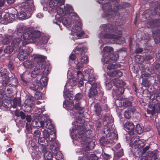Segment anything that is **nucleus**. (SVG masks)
Returning <instances> with one entry per match:
<instances>
[{"label":"nucleus","instance_id":"nucleus-54","mask_svg":"<svg viewBox=\"0 0 160 160\" xmlns=\"http://www.w3.org/2000/svg\"><path fill=\"white\" fill-rule=\"evenodd\" d=\"M23 50L26 53H27L28 55H28L32 52V49L30 47H27L25 48Z\"/></svg>","mask_w":160,"mask_h":160},{"label":"nucleus","instance_id":"nucleus-39","mask_svg":"<svg viewBox=\"0 0 160 160\" xmlns=\"http://www.w3.org/2000/svg\"><path fill=\"white\" fill-rule=\"evenodd\" d=\"M45 67L42 69H40V71H42V74L44 75H48L49 72L50 68L48 66H47L44 68Z\"/></svg>","mask_w":160,"mask_h":160},{"label":"nucleus","instance_id":"nucleus-47","mask_svg":"<svg viewBox=\"0 0 160 160\" xmlns=\"http://www.w3.org/2000/svg\"><path fill=\"white\" fill-rule=\"evenodd\" d=\"M94 110L96 112L98 116L101 111V108L100 105L98 104H96L94 106Z\"/></svg>","mask_w":160,"mask_h":160},{"label":"nucleus","instance_id":"nucleus-19","mask_svg":"<svg viewBox=\"0 0 160 160\" xmlns=\"http://www.w3.org/2000/svg\"><path fill=\"white\" fill-rule=\"evenodd\" d=\"M88 58L87 56H80L79 57L77 58V61L75 62L76 68L78 69L82 68L88 63Z\"/></svg>","mask_w":160,"mask_h":160},{"label":"nucleus","instance_id":"nucleus-56","mask_svg":"<svg viewBox=\"0 0 160 160\" xmlns=\"http://www.w3.org/2000/svg\"><path fill=\"white\" fill-rule=\"evenodd\" d=\"M42 93L40 91H37L35 95V98L36 99H41L42 98Z\"/></svg>","mask_w":160,"mask_h":160},{"label":"nucleus","instance_id":"nucleus-55","mask_svg":"<svg viewBox=\"0 0 160 160\" xmlns=\"http://www.w3.org/2000/svg\"><path fill=\"white\" fill-rule=\"evenodd\" d=\"M44 108H38L35 110V113L37 114V116L40 115V114L45 111Z\"/></svg>","mask_w":160,"mask_h":160},{"label":"nucleus","instance_id":"nucleus-63","mask_svg":"<svg viewBox=\"0 0 160 160\" xmlns=\"http://www.w3.org/2000/svg\"><path fill=\"white\" fill-rule=\"evenodd\" d=\"M36 17L39 19H42L44 15L42 13L39 12L36 15Z\"/></svg>","mask_w":160,"mask_h":160},{"label":"nucleus","instance_id":"nucleus-12","mask_svg":"<svg viewBox=\"0 0 160 160\" xmlns=\"http://www.w3.org/2000/svg\"><path fill=\"white\" fill-rule=\"evenodd\" d=\"M103 133L106 137H102L100 140L101 144L103 146L106 145L109 146L113 145L117 141L118 136L115 133H111L110 131V128L107 126H105Z\"/></svg>","mask_w":160,"mask_h":160},{"label":"nucleus","instance_id":"nucleus-25","mask_svg":"<svg viewBox=\"0 0 160 160\" xmlns=\"http://www.w3.org/2000/svg\"><path fill=\"white\" fill-rule=\"evenodd\" d=\"M125 130L128 132L130 135H132L134 133V125L132 122H127L124 124Z\"/></svg>","mask_w":160,"mask_h":160},{"label":"nucleus","instance_id":"nucleus-40","mask_svg":"<svg viewBox=\"0 0 160 160\" xmlns=\"http://www.w3.org/2000/svg\"><path fill=\"white\" fill-rule=\"evenodd\" d=\"M143 128L142 125L137 124L136 127V132L137 133L139 134L142 133L143 131Z\"/></svg>","mask_w":160,"mask_h":160},{"label":"nucleus","instance_id":"nucleus-30","mask_svg":"<svg viewBox=\"0 0 160 160\" xmlns=\"http://www.w3.org/2000/svg\"><path fill=\"white\" fill-rule=\"evenodd\" d=\"M79 46L77 47L75 49L74 51V52L77 55H81L83 52H85L86 49V48L82 46L81 44H79Z\"/></svg>","mask_w":160,"mask_h":160},{"label":"nucleus","instance_id":"nucleus-23","mask_svg":"<svg viewBox=\"0 0 160 160\" xmlns=\"http://www.w3.org/2000/svg\"><path fill=\"white\" fill-rule=\"evenodd\" d=\"M83 97V95L81 93H78L76 94L74 99V102H75V108L79 111H82L83 108L81 106L80 102L79 101L82 99Z\"/></svg>","mask_w":160,"mask_h":160},{"label":"nucleus","instance_id":"nucleus-35","mask_svg":"<svg viewBox=\"0 0 160 160\" xmlns=\"http://www.w3.org/2000/svg\"><path fill=\"white\" fill-rule=\"evenodd\" d=\"M37 68L35 66V68H34V70L30 73V75L32 78H35L38 75H42V71H40V69H42Z\"/></svg>","mask_w":160,"mask_h":160},{"label":"nucleus","instance_id":"nucleus-16","mask_svg":"<svg viewBox=\"0 0 160 160\" xmlns=\"http://www.w3.org/2000/svg\"><path fill=\"white\" fill-rule=\"evenodd\" d=\"M60 145L58 141H55L54 144H52L49 146V148L52 153L54 151V155L55 156V159L56 160H62L63 155L61 152L58 151Z\"/></svg>","mask_w":160,"mask_h":160},{"label":"nucleus","instance_id":"nucleus-60","mask_svg":"<svg viewBox=\"0 0 160 160\" xmlns=\"http://www.w3.org/2000/svg\"><path fill=\"white\" fill-rule=\"evenodd\" d=\"M78 56H76L74 54L71 53L69 57V60L73 61Z\"/></svg>","mask_w":160,"mask_h":160},{"label":"nucleus","instance_id":"nucleus-43","mask_svg":"<svg viewBox=\"0 0 160 160\" xmlns=\"http://www.w3.org/2000/svg\"><path fill=\"white\" fill-rule=\"evenodd\" d=\"M157 151L155 150L149 153V156L151 157V160H155L156 158H157Z\"/></svg>","mask_w":160,"mask_h":160},{"label":"nucleus","instance_id":"nucleus-28","mask_svg":"<svg viewBox=\"0 0 160 160\" xmlns=\"http://www.w3.org/2000/svg\"><path fill=\"white\" fill-rule=\"evenodd\" d=\"M26 30V27L24 25H22L20 26L18 28L17 32L18 33L20 34H18V35H17L19 37H21V36L23 35V34L24 33H27L28 32H29L30 31H34L35 30Z\"/></svg>","mask_w":160,"mask_h":160},{"label":"nucleus","instance_id":"nucleus-59","mask_svg":"<svg viewBox=\"0 0 160 160\" xmlns=\"http://www.w3.org/2000/svg\"><path fill=\"white\" fill-rule=\"evenodd\" d=\"M8 68L10 70H13L14 68V66L12 63L10 61L8 64Z\"/></svg>","mask_w":160,"mask_h":160},{"label":"nucleus","instance_id":"nucleus-50","mask_svg":"<svg viewBox=\"0 0 160 160\" xmlns=\"http://www.w3.org/2000/svg\"><path fill=\"white\" fill-rule=\"evenodd\" d=\"M15 114L16 116L18 117L20 116L21 118L22 119H25V114L22 111L19 112L18 111H16L15 113Z\"/></svg>","mask_w":160,"mask_h":160},{"label":"nucleus","instance_id":"nucleus-20","mask_svg":"<svg viewBox=\"0 0 160 160\" xmlns=\"http://www.w3.org/2000/svg\"><path fill=\"white\" fill-rule=\"evenodd\" d=\"M42 133L43 137L45 138V140L47 142H48L50 146L52 144H54V142H53L56 138V134L55 132H51L49 134L48 131L45 129L42 131Z\"/></svg>","mask_w":160,"mask_h":160},{"label":"nucleus","instance_id":"nucleus-2","mask_svg":"<svg viewBox=\"0 0 160 160\" xmlns=\"http://www.w3.org/2000/svg\"><path fill=\"white\" fill-rule=\"evenodd\" d=\"M100 32L98 35V37L101 39L99 40V43L102 45L100 49L102 47L104 44L108 43L105 39H109L112 40L111 43L121 44L125 42L124 39L118 35L122 34V31L120 29L113 28L110 24H102L100 27Z\"/></svg>","mask_w":160,"mask_h":160},{"label":"nucleus","instance_id":"nucleus-24","mask_svg":"<svg viewBox=\"0 0 160 160\" xmlns=\"http://www.w3.org/2000/svg\"><path fill=\"white\" fill-rule=\"evenodd\" d=\"M9 78L8 73L5 71L3 74H1L0 78V83H1L3 86L5 87L7 85L9 86Z\"/></svg>","mask_w":160,"mask_h":160},{"label":"nucleus","instance_id":"nucleus-22","mask_svg":"<svg viewBox=\"0 0 160 160\" xmlns=\"http://www.w3.org/2000/svg\"><path fill=\"white\" fill-rule=\"evenodd\" d=\"M132 144L135 148H140L145 146V141L143 139H140L138 137L136 136L132 141Z\"/></svg>","mask_w":160,"mask_h":160},{"label":"nucleus","instance_id":"nucleus-38","mask_svg":"<svg viewBox=\"0 0 160 160\" xmlns=\"http://www.w3.org/2000/svg\"><path fill=\"white\" fill-rule=\"evenodd\" d=\"M48 79L46 77H42L40 81V83L42 87H45L47 85Z\"/></svg>","mask_w":160,"mask_h":160},{"label":"nucleus","instance_id":"nucleus-18","mask_svg":"<svg viewBox=\"0 0 160 160\" xmlns=\"http://www.w3.org/2000/svg\"><path fill=\"white\" fill-rule=\"evenodd\" d=\"M22 76V74L20 75L22 81L25 82L27 85H28L30 88L34 91H40L42 89V87L38 81L36 80L32 81V82H28L24 80Z\"/></svg>","mask_w":160,"mask_h":160},{"label":"nucleus","instance_id":"nucleus-44","mask_svg":"<svg viewBox=\"0 0 160 160\" xmlns=\"http://www.w3.org/2000/svg\"><path fill=\"white\" fill-rule=\"evenodd\" d=\"M157 20H152L148 22V27H152L157 26L156 23Z\"/></svg>","mask_w":160,"mask_h":160},{"label":"nucleus","instance_id":"nucleus-53","mask_svg":"<svg viewBox=\"0 0 160 160\" xmlns=\"http://www.w3.org/2000/svg\"><path fill=\"white\" fill-rule=\"evenodd\" d=\"M26 132L27 133H30L32 132L31 125L30 124H28V123H26Z\"/></svg>","mask_w":160,"mask_h":160},{"label":"nucleus","instance_id":"nucleus-48","mask_svg":"<svg viewBox=\"0 0 160 160\" xmlns=\"http://www.w3.org/2000/svg\"><path fill=\"white\" fill-rule=\"evenodd\" d=\"M123 154V150L121 149L119 152H117L116 154H114V159H117L122 156Z\"/></svg>","mask_w":160,"mask_h":160},{"label":"nucleus","instance_id":"nucleus-7","mask_svg":"<svg viewBox=\"0 0 160 160\" xmlns=\"http://www.w3.org/2000/svg\"><path fill=\"white\" fill-rule=\"evenodd\" d=\"M113 48L111 47L106 46L103 48L102 52L103 53L102 59L103 64H108L107 69H113L116 67L115 62L118 60L119 56L118 54H112Z\"/></svg>","mask_w":160,"mask_h":160},{"label":"nucleus","instance_id":"nucleus-62","mask_svg":"<svg viewBox=\"0 0 160 160\" xmlns=\"http://www.w3.org/2000/svg\"><path fill=\"white\" fill-rule=\"evenodd\" d=\"M25 118H26V120L28 123H30L31 122L32 120V118L31 115H29L26 116L25 115Z\"/></svg>","mask_w":160,"mask_h":160},{"label":"nucleus","instance_id":"nucleus-8","mask_svg":"<svg viewBox=\"0 0 160 160\" xmlns=\"http://www.w3.org/2000/svg\"><path fill=\"white\" fill-rule=\"evenodd\" d=\"M68 78V80L65 86L64 91L69 92L71 91L70 90L72 87L77 84H78L79 86H82L83 84V79L85 80V75L82 74L81 71H78L77 73V78L73 77V72L72 73L71 69H69L67 73Z\"/></svg>","mask_w":160,"mask_h":160},{"label":"nucleus","instance_id":"nucleus-58","mask_svg":"<svg viewBox=\"0 0 160 160\" xmlns=\"http://www.w3.org/2000/svg\"><path fill=\"white\" fill-rule=\"evenodd\" d=\"M158 2L159 3V5L158 7L155 8L154 12L155 13L158 15H160V2Z\"/></svg>","mask_w":160,"mask_h":160},{"label":"nucleus","instance_id":"nucleus-34","mask_svg":"<svg viewBox=\"0 0 160 160\" xmlns=\"http://www.w3.org/2000/svg\"><path fill=\"white\" fill-rule=\"evenodd\" d=\"M11 106L15 108L17 106H20L21 104V101L19 98H14L13 100H12L11 102Z\"/></svg>","mask_w":160,"mask_h":160},{"label":"nucleus","instance_id":"nucleus-15","mask_svg":"<svg viewBox=\"0 0 160 160\" xmlns=\"http://www.w3.org/2000/svg\"><path fill=\"white\" fill-rule=\"evenodd\" d=\"M59 17L58 15H56L54 19L53 20L52 22L54 24H55L59 26L60 29L62 30L61 27L60 26L61 21H62V24L64 26H68L71 23V20L70 19L69 15L65 16L64 15H60Z\"/></svg>","mask_w":160,"mask_h":160},{"label":"nucleus","instance_id":"nucleus-49","mask_svg":"<svg viewBox=\"0 0 160 160\" xmlns=\"http://www.w3.org/2000/svg\"><path fill=\"white\" fill-rule=\"evenodd\" d=\"M153 110L155 111V113L156 112L157 113L159 112L160 111V103L157 102L154 104V109Z\"/></svg>","mask_w":160,"mask_h":160},{"label":"nucleus","instance_id":"nucleus-26","mask_svg":"<svg viewBox=\"0 0 160 160\" xmlns=\"http://www.w3.org/2000/svg\"><path fill=\"white\" fill-rule=\"evenodd\" d=\"M15 19V17L14 14L7 13L4 16L3 22L4 24H6L12 22Z\"/></svg>","mask_w":160,"mask_h":160},{"label":"nucleus","instance_id":"nucleus-41","mask_svg":"<svg viewBox=\"0 0 160 160\" xmlns=\"http://www.w3.org/2000/svg\"><path fill=\"white\" fill-rule=\"evenodd\" d=\"M120 103H123V105L125 107H130L132 106V103L128 100H121Z\"/></svg>","mask_w":160,"mask_h":160},{"label":"nucleus","instance_id":"nucleus-10","mask_svg":"<svg viewBox=\"0 0 160 160\" xmlns=\"http://www.w3.org/2000/svg\"><path fill=\"white\" fill-rule=\"evenodd\" d=\"M32 34L29 33V32L25 33L21 37L17 36L16 38L12 40L11 43L12 47L14 48V52H18L22 46H25L28 43H31L34 41V39H31Z\"/></svg>","mask_w":160,"mask_h":160},{"label":"nucleus","instance_id":"nucleus-6","mask_svg":"<svg viewBox=\"0 0 160 160\" xmlns=\"http://www.w3.org/2000/svg\"><path fill=\"white\" fill-rule=\"evenodd\" d=\"M20 2L15 6L17 18L20 20L30 18L35 10V6L31 0H19Z\"/></svg>","mask_w":160,"mask_h":160},{"label":"nucleus","instance_id":"nucleus-21","mask_svg":"<svg viewBox=\"0 0 160 160\" xmlns=\"http://www.w3.org/2000/svg\"><path fill=\"white\" fill-rule=\"evenodd\" d=\"M24 103L25 107L28 108L25 110L26 112H28L31 110V108L33 105V98L30 95H27L25 97Z\"/></svg>","mask_w":160,"mask_h":160},{"label":"nucleus","instance_id":"nucleus-27","mask_svg":"<svg viewBox=\"0 0 160 160\" xmlns=\"http://www.w3.org/2000/svg\"><path fill=\"white\" fill-rule=\"evenodd\" d=\"M42 152L44 153V160H52V153L50 151H47L46 148L44 147H42L41 148Z\"/></svg>","mask_w":160,"mask_h":160},{"label":"nucleus","instance_id":"nucleus-52","mask_svg":"<svg viewBox=\"0 0 160 160\" xmlns=\"http://www.w3.org/2000/svg\"><path fill=\"white\" fill-rule=\"evenodd\" d=\"M151 11L150 10H146L145 11H144L143 14L142 15L144 16V17H145V18H146L147 19H149V17H151V15L150 16V13L151 14Z\"/></svg>","mask_w":160,"mask_h":160},{"label":"nucleus","instance_id":"nucleus-3","mask_svg":"<svg viewBox=\"0 0 160 160\" xmlns=\"http://www.w3.org/2000/svg\"><path fill=\"white\" fill-rule=\"evenodd\" d=\"M65 2V0H50L48 4L46 1L42 0L41 1L44 11H48L50 13L56 11L58 15H64L65 16H67L73 10V9L71 5L67 4L64 5V8L61 7Z\"/></svg>","mask_w":160,"mask_h":160},{"label":"nucleus","instance_id":"nucleus-32","mask_svg":"<svg viewBox=\"0 0 160 160\" xmlns=\"http://www.w3.org/2000/svg\"><path fill=\"white\" fill-rule=\"evenodd\" d=\"M136 59L137 58L138 59V61H137V62L141 64L143 62L144 59L147 60H150L152 58V57L150 55H146L145 58H144L142 56L138 55L137 57H136Z\"/></svg>","mask_w":160,"mask_h":160},{"label":"nucleus","instance_id":"nucleus-42","mask_svg":"<svg viewBox=\"0 0 160 160\" xmlns=\"http://www.w3.org/2000/svg\"><path fill=\"white\" fill-rule=\"evenodd\" d=\"M13 51L14 52V48L11 46H9L7 47L5 50L4 52L7 54L11 53Z\"/></svg>","mask_w":160,"mask_h":160},{"label":"nucleus","instance_id":"nucleus-64","mask_svg":"<svg viewBox=\"0 0 160 160\" xmlns=\"http://www.w3.org/2000/svg\"><path fill=\"white\" fill-rule=\"evenodd\" d=\"M104 158L106 160H108L111 158V156L107 154H105L103 155Z\"/></svg>","mask_w":160,"mask_h":160},{"label":"nucleus","instance_id":"nucleus-29","mask_svg":"<svg viewBox=\"0 0 160 160\" xmlns=\"http://www.w3.org/2000/svg\"><path fill=\"white\" fill-rule=\"evenodd\" d=\"M23 65L26 68H33L35 64L33 62V60L31 58H30L29 60H27L23 63Z\"/></svg>","mask_w":160,"mask_h":160},{"label":"nucleus","instance_id":"nucleus-9","mask_svg":"<svg viewBox=\"0 0 160 160\" xmlns=\"http://www.w3.org/2000/svg\"><path fill=\"white\" fill-rule=\"evenodd\" d=\"M93 70L89 69L85 70V80L88 82L86 83V86L87 87L88 84L90 85L88 96L90 98H94L98 96V93L96 88L97 87V84L95 83V77L93 74Z\"/></svg>","mask_w":160,"mask_h":160},{"label":"nucleus","instance_id":"nucleus-17","mask_svg":"<svg viewBox=\"0 0 160 160\" xmlns=\"http://www.w3.org/2000/svg\"><path fill=\"white\" fill-rule=\"evenodd\" d=\"M31 58L36 62L35 66L37 68L42 69L45 67V60L46 57L42 55L38 54L33 55Z\"/></svg>","mask_w":160,"mask_h":160},{"label":"nucleus","instance_id":"nucleus-61","mask_svg":"<svg viewBox=\"0 0 160 160\" xmlns=\"http://www.w3.org/2000/svg\"><path fill=\"white\" fill-rule=\"evenodd\" d=\"M90 158L92 160H97L98 159L97 157L95 155L93 154H91L90 155Z\"/></svg>","mask_w":160,"mask_h":160},{"label":"nucleus","instance_id":"nucleus-11","mask_svg":"<svg viewBox=\"0 0 160 160\" xmlns=\"http://www.w3.org/2000/svg\"><path fill=\"white\" fill-rule=\"evenodd\" d=\"M68 15L71 20V22L73 21H75V24L72 28V32L74 33L73 34L78 38H86L84 32L81 30L82 23L80 18L78 15L75 12L71 11ZM73 36L74 35H72Z\"/></svg>","mask_w":160,"mask_h":160},{"label":"nucleus","instance_id":"nucleus-4","mask_svg":"<svg viewBox=\"0 0 160 160\" xmlns=\"http://www.w3.org/2000/svg\"><path fill=\"white\" fill-rule=\"evenodd\" d=\"M112 69H108L109 71L107 72V74L111 78L109 82H106V87L107 89H110L113 85L114 86L115 88L114 89L112 94L116 95L117 99L121 100L122 98L121 96L122 95L124 91L122 86L125 84L124 82L120 81L118 78L121 77L122 73L119 70L112 71Z\"/></svg>","mask_w":160,"mask_h":160},{"label":"nucleus","instance_id":"nucleus-31","mask_svg":"<svg viewBox=\"0 0 160 160\" xmlns=\"http://www.w3.org/2000/svg\"><path fill=\"white\" fill-rule=\"evenodd\" d=\"M152 36L156 43L160 42V29L157 30L152 32Z\"/></svg>","mask_w":160,"mask_h":160},{"label":"nucleus","instance_id":"nucleus-36","mask_svg":"<svg viewBox=\"0 0 160 160\" xmlns=\"http://www.w3.org/2000/svg\"><path fill=\"white\" fill-rule=\"evenodd\" d=\"M12 38V36L8 34H5L2 39V40L1 39V40H2V42L3 44H7L10 42Z\"/></svg>","mask_w":160,"mask_h":160},{"label":"nucleus","instance_id":"nucleus-13","mask_svg":"<svg viewBox=\"0 0 160 160\" xmlns=\"http://www.w3.org/2000/svg\"><path fill=\"white\" fill-rule=\"evenodd\" d=\"M29 33L32 34L31 39H34V42L31 43H34L37 45L42 47L46 44L49 39V36L48 35L41 33L39 31H34L29 32Z\"/></svg>","mask_w":160,"mask_h":160},{"label":"nucleus","instance_id":"nucleus-51","mask_svg":"<svg viewBox=\"0 0 160 160\" xmlns=\"http://www.w3.org/2000/svg\"><path fill=\"white\" fill-rule=\"evenodd\" d=\"M33 137L35 139L39 138L41 135L40 131L38 130H35L33 133Z\"/></svg>","mask_w":160,"mask_h":160},{"label":"nucleus","instance_id":"nucleus-46","mask_svg":"<svg viewBox=\"0 0 160 160\" xmlns=\"http://www.w3.org/2000/svg\"><path fill=\"white\" fill-rule=\"evenodd\" d=\"M132 114V112L130 110H127L124 112V114L126 118L129 119L131 118Z\"/></svg>","mask_w":160,"mask_h":160},{"label":"nucleus","instance_id":"nucleus-14","mask_svg":"<svg viewBox=\"0 0 160 160\" xmlns=\"http://www.w3.org/2000/svg\"><path fill=\"white\" fill-rule=\"evenodd\" d=\"M48 114L44 115L41 117L39 122L35 120L32 121V124L33 125H34V127H36L43 128L45 127L46 128L52 130L53 129L54 126L52 124L51 120L48 119Z\"/></svg>","mask_w":160,"mask_h":160},{"label":"nucleus","instance_id":"nucleus-45","mask_svg":"<svg viewBox=\"0 0 160 160\" xmlns=\"http://www.w3.org/2000/svg\"><path fill=\"white\" fill-rule=\"evenodd\" d=\"M141 38L147 42L150 40V35L148 33H145L142 35Z\"/></svg>","mask_w":160,"mask_h":160},{"label":"nucleus","instance_id":"nucleus-57","mask_svg":"<svg viewBox=\"0 0 160 160\" xmlns=\"http://www.w3.org/2000/svg\"><path fill=\"white\" fill-rule=\"evenodd\" d=\"M159 66V64H157L156 66H154L153 68V70L151 71L150 69H149V71L151 73H156V70L158 69Z\"/></svg>","mask_w":160,"mask_h":160},{"label":"nucleus","instance_id":"nucleus-33","mask_svg":"<svg viewBox=\"0 0 160 160\" xmlns=\"http://www.w3.org/2000/svg\"><path fill=\"white\" fill-rule=\"evenodd\" d=\"M9 86L15 87L18 84V79L14 76H12L9 78Z\"/></svg>","mask_w":160,"mask_h":160},{"label":"nucleus","instance_id":"nucleus-37","mask_svg":"<svg viewBox=\"0 0 160 160\" xmlns=\"http://www.w3.org/2000/svg\"><path fill=\"white\" fill-rule=\"evenodd\" d=\"M28 56L27 53L23 50L20 51L18 55V58L20 60H23L27 59Z\"/></svg>","mask_w":160,"mask_h":160},{"label":"nucleus","instance_id":"nucleus-1","mask_svg":"<svg viewBox=\"0 0 160 160\" xmlns=\"http://www.w3.org/2000/svg\"><path fill=\"white\" fill-rule=\"evenodd\" d=\"M63 96L65 99L63 104V107L66 109L72 110L70 112L71 115L75 119V121L72 122L73 125L72 129L70 131L71 137L73 140V143L77 144L78 142L81 144V149H78L76 152L78 154H84V151H89L94 148V144L92 141H90L89 137H86L85 130L88 131L89 128L87 127L89 126V123L79 117L80 112L75 108V102L72 101L74 96L69 92L63 91Z\"/></svg>","mask_w":160,"mask_h":160},{"label":"nucleus","instance_id":"nucleus-5","mask_svg":"<svg viewBox=\"0 0 160 160\" xmlns=\"http://www.w3.org/2000/svg\"><path fill=\"white\" fill-rule=\"evenodd\" d=\"M114 0H97L99 3L102 4L103 12L101 15L102 18L107 20L112 19L120 14L122 8L129 7L130 5L127 2L125 3L122 6L118 5H114L112 4Z\"/></svg>","mask_w":160,"mask_h":160}]
</instances>
